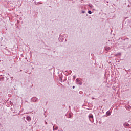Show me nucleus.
<instances>
[{
	"instance_id": "nucleus-6",
	"label": "nucleus",
	"mask_w": 131,
	"mask_h": 131,
	"mask_svg": "<svg viewBox=\"0 0 131 131\" xmlns=\"http://www.w3.org/2000/svg\"><path fill=\"white\" fill-rule=\"evenodd\" d=\"M5 80L4 77H0V81H4Z\"/></svg>"
},
{
	"instance_id": "nucleus-2",
	"label": "nucleus",
	"mask_w": 131,
	"mask_h": 131,
	"mask_svg": "<svg viewBox=\"0 0 131 131\" xmlns=\"http://www.w3.org/2000/svg\"><path fill=\"white\" fill-rule=\"evenodd\" d=\"M26 118L28 121H31V117L30 116H28Z\"/></svg>"
},
{
	"instance_id": "nucleus-5",
	"label": "nucleus",
	"mask_w": 131,
	"mask_h": 131,
	"mask_svg": "<svg viewBox=\"0 0 131 131\" xmlns=\"http://www.w3.org/2000/svg\"><path fill=\"white\" fill-rule=\"evenodd\" d=\"M124 125H125V126H129V124H128V123H124Z\"/></svg>"
},
{
	"instance_id": "nucleus-14",
	"label": "nucleus",
	"mask_w": 131,
	"mask_h": 131,
	"mask_svg": "<svg viewBox=\"0 0 131 131\" xmlns=\"http://www.w3.org/2000/svg\"><path fill=\"white\" fill-rule=\"evenodd\" d=\"M38 4H41V3H40V2H38Z\"/></svg>"
},
{
	"instance_id": "nucleus-12",
	"label": "nucleus",
	"mask_w": 131,
	"mask_h": 131,
	"mask_svg": "<svg viewBox=\"0 0 131 131\" xmlns=\"http://www.w3.org/2000/svg\"><path fill=\"white\" fill-rule=\"evenodd\" d=\"M75 88V86H73V89H74Z\"/></svg>"
},
{
	"instance_id": "nucleus-1",
	"label": "nucleus",
	"mask_w": 131,
	"mask_h": 131,
	"mask_svg": "<svg viewBox=\"0 0 131 131\" xmlns=\"http://www.w3.org/2000/svg\"><path fill=\"white\" fill-rule=\"evenodd\" d=\"M32 100L33 101V102L36 103V102H38V99H37V98L36 97H33L32 98Z\"/></svg>"
},
{
	"instance_id": "nucleus-10",
	"label": "nucleus",
	"mask_w": 131,
	"mask_h": 131,
	"mask_svg": "<svg viewBox=\"0 0 131 131\" xmlns=\"http://www.w3.org/2000/svg\"><path fill=\"white\" fill-rule=\"evenodd\" d=\"M85 13V11L82 10V14H84Z\"/></svg>"
},
{
	"instance_id": "nucleus-8",
	"label": "nucleus",
	"mask_w": 131,
	"mask_h": 131,
	"mask_svg": "<svg viewBox=\"0 0 131 131\" xmlns=\"http://www.w3.org/2000/svg\"><path fill=\"white\" fill-rule=\"evenodd\" d=\"M88 14H92V11L91 10L88 11Z\"/></svg>"
},
{
	"instance_id": "nucleus-7",
	"label": "nucleus",
	"mask_w": 131,
	"mask_h": 131,
	"mask_svg": "<svg viewBox=\"0 0 131 131\" xmlns=\"http://www.w3.org/2000/svg\"><path fill=\"white\" fill-rule=\"evenodd\" d=\"M78 84H79L80 85H81L82 84V82L80 81V82H79Z\"/></svg>"
},
{
	"instance_id": "nucleus-13",
	"label": "nucleus",
	"mask_w": 131,
	"mask_h": 131,
	"mask_svg": "<svg viewBox=\"0 0 131 131\" xmlns=\"http://www.w3.org/2000/svg\"><path fill=\"white\" fill-rule=\"evenodd\" d=\"M57 128H55V130H57Z\"/></svg>"
},
{
	"instance_id": "nucleus-9",
	"label": "nucleus",
	"mask_w": 131,
	"mask_h": 131,
	"mask_svg": "<svg viewBox=\"0 0 131 131\" xmlns=\"http://www.w3.org/2000/svg\"><path fill=\"white\" fill-rule=\"evenodd\" d=\"M76 81H77V82H79L80 81V80H79V79L78 78H77Z\"/></svg>"
},
{
	"instance_id": "nucleus-3",
	"label": "nucleus",
	"mask_w": 131,
	"mask_h": 131,
	"mask_svg": "<svg viewBox=\"0 0 131 131\" xmlns=\"http://www.w3.org/2000/svg\"><path fill=\"white\" fill-rule=\"evenodd\" d=\"M104 49H105V51H110V50H111V48L109 47H105L104 48Z\"/></svg>"
},
{
	"instance_id": "nucleus-4",
	"label": "nucleus",
	"mask_w": 131,
	"mask_h": 131,
	"mask_svg": "<svg viewBox=\"0 0 131 131\" xmlns=\"http://www.w3.org/2000/svg\"><path fill=\"white\" fill-rule=\"evenodd\" d=\"M89 119H93L94 118V116H93L92 114H90L89 115Z\"/></svg>"
},
{
	"instance_id": "nucleus-11",
	"label": "nucleus",
	"mask_w": 131,
	"mask_h": 131,
	"mask_svg": "<svg viewBox=\"0 0 131 131\" xmlns=\"http://www.w3.org/2000/svg\"><path fill=\"white\" fill-rule=\"evenodd\" d=\"M110 114H111V113H110V112H108V115H110Z\"/></svg>"
}]
</instances>
